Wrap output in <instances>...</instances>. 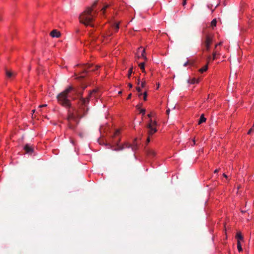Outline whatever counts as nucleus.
<instances>
[{
  "mask_svg": "<svg viewBox=\"0 0 254 254\" xmlns=\"http://www.w3.org/2000/svg\"><path fill=\"white\" fill-rule=\"evenodd\" d=\"M94 92L96 91L93 90L87 98H81L80 106L78 110H75V113L68 111L67 120L70 128L74 129L79 123V119L86 115L88 110L86 104L88 103L91 95Z\"/></svg>",
  "mask_w": 254,
  "mask_h": 254,
  "instance_id": "f257e3e1",
  "label": "nucleus"
},
{
  "mask_svg": "<svg viewBox=\"0 0 254 254\" xmlns=\"http://www.w3.org/2000/svg\"><path fill=\"white\" fill-rule=\"evenodd\" d=\"M71 92L73 93V94L79 96L80 101H81V98H83L82 93H79L76 88L70 86L57 95V98L58 103L65 108H70L71 103L68 98L70 97L69 93Z\"/></svg>",
  "mask_w": 254,
  "mask_h": 254,
  "instance_id": "f03ea898",
  "label": "nucleus"
},
{
  "mask_svg": "<svg viewBox=\"0 0 254 254\" xmlns=\"http://www.w3.org/2000/svg\"><path fill=\"white\" fill-rule=\"evenodd\" d=\"M97 13L96 11L93 12V8H87L80 14L79 16V21L85 26L94 27L93 22L95 20Z\"/></svg>",
  "mask_w": 254,
  "mask_h": 254,
  "instance_id": "7ed1b4c3",
  "label": "nucleus"
},
{
  "mask_svg": "<svg viewBox=\"0 0 254 254\" xmlns=\"http://www.w3.org/2000/svg\"><path fill=\"white\" fill-rule=\"evenodd\" d=\"M156 125V121H153L151 119H150L149 123L146 125V127L148 129L147 133L149 135H151L157 131Z\"/></svg>",
  "mask_w": 254,
  "mask_h": 254,
  "instance_id": "20e7f679",
  "label": "nucleus"
},
{
  "mask_svg": "<svg viewBox=\"0 0 254 254\" xmlns=\"http://www.w3.org/2000/svg\"><path fill=\"white\" fill-rule=\"evenodd\" d=\"M213 38L208 35H207L205 37V40L204 41L203 44L205 48V50L207 51H209L210 45L212 43Z\"/></svg>",
  "mask_w": 254,
  "mask_h": 254,
  "instance_id": "39448f33",
  "label": "nucleus"
},
{
  "mask_svg": "<svg viewBox=\"0 0 254 254\" xmlns=\"http://www.w3.org/2000/svg\"><path fill=\"white\" fill-rule=\"evenodd\" d=\"M100 67V66L99 65H96L94 66L92 64H88L86 65H85V68H84V71L85 72H87L88 71H95L98 69V68Z\"/></svg>",
  "mask_w": 254,
  "mask_h": 254,
  "instance_id": "423d86ee",
  "label": "nucleus"
},
{
  "mask_svg": "<svg viewBox=\"0 0 254 254\" xmlns=\"http://www.w3.org/2000/svg\"><path fill=\"white\" fill-rule=\"evenodd\" d=\"M119 142H120V140H119L118 141H117L116 143H117V145L118 147L114 148H113V146L112 145H110V144H107V145L109 146L110 148H111L112 149H113L114 151H117L122 150L124 148V146H122V145L120 146L119 145Z\"/></svg>",
  "mask_w": 254,
  "mask_h": 254,
  "instance_id": "0eeeda50",
  "label": "nucleus"
},
{
  "mask_svg": "<svg viewBox=\"0 0 254 254\" xmlns=\"http://www.w3.org/2000/svg\"><path fill=\"white\" fill-rule=\"evenodd\" d=\"M145 151L147 156L149 157H154L156 154L155 151L150 148H145Z\"/></svg>",
  "mask_w": 254,
  "mask_h": 254,
  "instance_id": "6e6552de",
  "label": "nucleus"
},
{
  "mask_svg": "<svg viewBox=\"0 0 254 254\" xmlns=\"http://www.w3.org/2000/svg\"><path fill=\"white\" fill-rule=\"evenodd\" d=\"M24 150L26 153L31 154L33 151V147L28 144H26L24 147Z\"/></svg>",
  "mask_w": 254,
  "mask_h": 254,
  "instance_id": "1a4fd4ad",
  "label": "nucleus"
},
{
  "mask_svg": "<svg viewBox=\"0 0 254 254\" xmlns=\"http://www.w3.org/2000/svg\"><path fill=\"white\" fill-rule=\"evenodd\" d=\"M131 148L133 151H135L138 148L139 144L137 142V138H135L132 144H130Z\"/></svg>",
  "mask_w": 254,
  "mask_h": 254,
  "instance_id": "9d476101",
  "label": "nucleus"
},
{
  "mask_svg": "<svg viewBox=\"0 0 254 254\" xmlns=\"http://www.w3.org/2000/svg\"><path fill=\"white\" fill-rule=\"evenodd\" d=\"M50 35L52 37L59 38L61 36V33L59 31L55 29V30H52L51 32Z\"/></svg>",
  "mask_w": 254,
  "mask_h": 254,
  "instance_id": "9b49d317",
  "label": "nucleus"
},
{
  "mask_svg": "<svg viewBox=\"0 0 254 254\" xmlns=\"http://www.w3.org/2000/svg\"><path fill=\"white\" fill-rule=\"evenodd\" d=\"M5 74H6V76L8 78H11V77H12L13 76H14L16 74V73L15 72H13L12 71H9L8 70H5Z\"/></svg>",
  "mask_w": 254,
  "mask_h": 254,
  "instance_id": "f8f14e48",
  "label": "nucleus"
},
{
  "mask_svg": "<svg viewBox=\"0 0 254 254\" xmlns=\"http://www.w3.org/2000/svg\"><path fill=\"white\" fill-rule=\"evenodd\" d=\"M206 119L204 117V114H202L198 121V124L200 125L201 124L205 122Z\"/></svg>",
  "mask_w": 254,
  "mask_h": 254,
  "instance_id": "ddd939ff",
  "label": "nucleus"
},
{
  "mask_svg": "<svg viewBox=\"0 0 254 254\" xmlns=\"http://www.w3.org/2000/svg\"><path fill=\"white\" fill-rule=\"evenodd\" d=\"M236 238L237 239L238 241H242L243 240V237L241 233L240 232H238L236 235Z\"/></svg>",
  "mask_w": 254,
  "mask_h": 254,
  "instance_id": "4468645a",
  "label": "nucleus"
},
{
  "mask_svg": "<svg viewBox=\"0 0 254 254\" xmlns=\"http://www.w3.org/2000/svg\"><path fill=\"white\" fill-rule=\"evenodd\" d=\"M144 65H145L144 63H139L138 64V66L141 69L142 72H145Z\"/></svg>",
  "mask_w": 254,
  "mask_h": 254,
  "instance_id": "2eb2a0df",
  "label": "nucleus"
},
{
  "mask_svg": "<svg viewBox=\"0 0 254 254\" xmlns=\"http://www.w3.org/2000/svg\"><path fill=\"white\" fill-rule=\"evenodd\" d=\"M208 69V66L207 65H204L203 67L199 69V71L201 73H203L204 71H206Z\"/></svg>",
  "mask_w": 254,
  "mask_h": 254,
  "instance_id": "dca6fc26",
  "label": "nucleus"
},
{
  "mask_svg": "<svg viewBox=\"0 0 254 254\" xmlns=\"http://www.w3.org/2000/svg\"><path fill=\"white\" fill-rule=\"evenodd\" d=\"M139 50H141V56L143 57L145 60H147V58L144 56V54H145V50L144 49H142V48H139Z\"/></svg>",
  "mask_w": 254,
  "mask_h": 254,
  "instance_id": "f3484780",
  "label": "nucleus"
},
{
  "mask_svg": "<svg viewBox=\"0 0 254 254\" xmlns=\"http://www.w3.org/2000/svg\"><path fill=\"white\" fill-rule=\"evenodd\" d=\"M237 248H238V251L239 252H241L243 251V249H242L241 244L239 240L237 241Z\"/></svg>",
  "mask_w": 254,
  "mask_h": 254,
  "instance_id": "a211bd4d",
  "label": "nucleus"
},
{
  "mask_svg": "<svg viewBox=\"0 0 254 254\" xmlns=\"http://www.w3.org/2000/svg\"><path fill=\"white\" fill-rule=\"evenodd\" d=\"M198 82H199V79H195V78H192V79L191 80L190 82V83L191 84L198 83Z\"/></svg>",
  "mask_w": 254,
  "mask_h": 254,
  "instance_id": "6ab92c4d",
  "label": "nucleus"
},
{
  "mask_svg": "<svg viewBox=\"0 0 254 254\" xmlns=\"http://www.w3.org/2000/svg\"><path fill=\"white\" fill-rule=\"evenodd\" d=\"M217 55V50H215L213 53V58L212 60H215L216 59V55Z\"/></svg>",
  "mask_w": 254,
  "mask_h": 254,
  "instance_id": "aec40b11",
  "label": "nucleus"
},
{
  "mask_svg": "<svg viewBox=\"0 0 254 254\" xmlns=\"http://www.w3.org/2000/svg\"><path fill=\"white\" fill-rule=\"evenodd\" d=\"M217 20L216 19H214L211 22V26L214 27L216 26Z\"/></svg>",
  "mask_w": 254,
  "mask_h": 254,
  "instance_id": "412c9836",
  "label": "nucleus"
},
{
  "mask_svg": "<svg viewBox=\"0 0 254 254\" xmlns=\"http://www.w3.org/2000/svg\"><path fill=\"white\" fill-rule=\"evenodd\" d=\"M98 0H97L96 1H95L93 4H92V7H91L90 8H93V12H94L95 11H94V8L96 6V5L97 4V3H98Z\"/></svg>",
  "mask_w": 254,
  "mask_h": 254,
  "instance_id": "4be33fe9",
  "label": "nucleus"
},
{
  "mask_svg": "<svg viewBox=\"0 0 254 254\" xmlns=\"http://www.w3.org/2000/svg\"><path fill=\"white\" fill-rule=\"evenodd\" d=\"M114 28L116 32L118 31V30L119 28V24H115L114 25Z\"/></svg>",
  "mask_w": 254,
  "mask_h": 254,
  "instance_id": "5701e85b",
  "label": "nucleus"
},
{
  "mask_svg": "<svg viewBox=\"0 0 254 254\" xmlns=\"http://www.w3.org/2000/svg\"><path fill=\"white\" fill-rule=\"evenodd\" d=\"M109 7V5H106L102 9L101 11H102L103 14L105 13V11L106 9Z\"/></svg>",
  "mask_w": 254,
  "mask_h": 254,
  "instance_id": "b1692460",
  "label": "nucleus"
},
{
  "mask_svg": "<svg viewBox=\"0 0 254 254\" xmlns=\"http://www.w3.org/2000/svg\"><path fill=\"white\" fill-rule=\"evenodd\" d=\"M132 72V68H129V69L128 70V78H130Z\"/></svg>",
  "mask_w": 254,
  "mask_h": 254,
  "instance_id": "393cba45",
  "label": "nucleus"
},
{
  "mask_svg": "<svg viewBox=\"0 0 254 254\" xmlns=\"http://www.w3.org/2000/svg\"><path fill=\"white\" fill-rule=\"evenodd\" d=\"M131 145L127 143H125L123 146H124V148L126 147V148H131Z\"/></svg>",
  "mask_w": 254,
  "mask_h": 254,
  "instance_id": "a878e982",
  "label": "nucleus"
},
{
  "mask_svg": "<svg viewBox=\"0 0 254 254\" xmlns=\"http://www.w3.org/2000/svg\"><path fill=\"white\" fill-rule=\"evenodd\" d=\"M146 98H147V93H146V92H145L143 93V100L144 101H146Z\"/></svg>",
  "mask_w": 254,
  "mask_h": 254,
  "instance_id": "bb28decb",
  "label": "nucleus"
},
{
  "mask_svg": "<svg viewBox=\"0 0 254 254\" xmlns=\"http://www.w3.org/2000/svg\"><path fill=\"white\" fill-rule=\"evenodd\" d=\"M140 113H141L143 115H144L145 113V109H140Z\"/></svg>",
  "mask_w": 254,
  "mask_h": 254,
  "instance_id": "cd10ccee",
  "label": "nucleus"
},
{
  "mask_svg": "<svg viewBox=\"0 0 254 254\" xmlns=\"http://www.w3.org/2000/svg\"><path fill=\"white\" fill-rule=\"evenodd\" d=\"M119 133H120V130L118 129L115 131L114 136L117 135Z\"/></svg>",
  "mask_w": 254,
  "mask_h": 254,
  "instance_id": "c85d7f7f",
  "label": "nucleus"
},
{
  "mask_svg": "<svg viewBox=\"0 0 254 254\" xmlns=\"http://www.w3.org/2000/svg\"><path fill=\"white\" fill-rule=\"evenodd\" d=\"M222 44V42H220L219 43L216 44L215 47V50H217V46H220Z\"/></svg>",
  "mask_w": 254,
  "mask_h": 254,
  "instance_id": "c756f323",
  "label": "nucleus"
},
{
  "mask_svg": "<svg viewBox=\"0 0 254 254\" xmlns=\"http://www.w3.org/2000/svg\"><path fill=\"white\" fill-rule=\"evenodd\" d=\"M47 106V104H43V105H40V106H39V108H42V107H46Z\"/></svg>",
  "mask_w": 254,
  "mask_h": 254,
  "instance_id": "7c9ffc66",
  "label": "nucleus"
},
{
  "mask_svg": "<svg viewBox=\"0 0 254 254\" xmlns=\"http://www.w3.org/2000/svg\"><path fill=\"white\" fill-rule=\"evenodd\" d=\"M252 131H253V128L252 127L248 131V134H250Z\"/></svg>",
  "mask_w": 254,
  "mask_h": 254,
  "instance_id": "2f4dec72",
  "label": "nucleus"
},
{
  "mask_svg": "<svg viewBox=\"0 0 254 254\" xmlns=\"http://www.w3.org/2000/svg\"><path fill=\"white\" fill-rule=\"evenodd\" d=\"M136 90L138 92H141V89H140V87H137L136 88Z\"/></svg>",
  "mask_w": 254,
  "mask_h": 254,
  "instance_id": "473e14b6",
  "label": "nucleus"
},
{
  "mask_svg": "<svg viewBox=\"0 0 254 254\" xmlns=\"http://www.w3.org/2000/svg\"><path fill=\"white\" fill-rule=\"evenodd\" d=\"M187 3V0H183V5L185 6Z\"/></svg>",
  "mask_w": 254,
  "mask_h": 254,
  "instance_id": "72a5a7b5",
  "label": "nucleus"
},
{
  "mask_svg": "<svg viewBox=\"0 0 254 254\" xmlns=\"http://www.w3.org/2000/svg\"><path fill=\"white\" fill-rule=\"evenodd\" d=\"M145 82H142L141 84V86L142 87H144L145 86Z\"/></svg>",
  "mask_w": 254,
  "mask_h": 254,
  "instance_id": "f704fd0d",
  "label": "nucleus"
},
{
  "mask_svg": "<svg viewBox=\"0 0 254 254\" xmlns=\"http://www.w3.org/2000/svg\"><path fill=\"white\" fill-rule=\"evenodd\" d=\"M131 94H129L128 95L127 97V99H128H128H130V98H131Z\"/></svg>",
  "mask_w": 254,
  "mask_h": 254,
  "instance_id": "c9c22d12",
  "label": "nucleus"
},
{
  "mask_svg": "<svg viewBox=\"0 0 254 254\" xmlns=\"http://www.w3.org/2000/svg\"><path fill=\"white\" fill-rule=\"evenodd\" d=\"M128 86L130 88H132V85L131 83H128Z\"/></svg>",
  "mask_w": 254,
  "mask_h": 254,
  "instance_id": "e433bc0d",
  "label": "nucleus"
},
{
  "mask_svg": "<svg viewBox=\"0 0 254 254\" xmlns=\"http://www.w3.org/2000/svg\"><path fill=\"white\" fill-rule=\"evenodd\" d=\"M147 143H148L149 141H150V138L149 137H148V138H147Z\"/></svg>",
  "mask_w": 254,
  "mask_h": 254,
  "instance_id": "4c0bfd02",
  "label": "nucleus"
},
{
  "mask_svg": "<svg viewBox=\"0 0 254 254\" xmlns=\"http://www.w3.org/2000/svg\"><path fill=\"white\" fill-rule=\"evenodd\" d=\"M218 172H219V170L218 169H216L214 171V173H217Z\"/></svg>",
  "mask_w": 254,
  "mask_h": 254,
  "instance_id": "58836bf2",
  "label": "nucleus"
},
{
  "mask_svg": "<svg viewBox=\"0 0 254 254\" xmlns=\"http://www.w3.org/2000/svg\"><path fill=\"white\" fill-rule=\"evenodd\" d=\"M169 112H170V109H168V110H167V111H166V113H167V114L168 115V114H169Z\"/></svg>",
  "mask_w": 254,
  "mask_h": 254,
  "instance_id": "ea45409f",
  "label": "nucleus"
},
{
  "mask_svg": "<svg viewBox=\"0 0 254 254\" xmlns=\"http://www.w3.org/2000/svg\"><path fill=\"white\" fill-rule=\"evenodd\" d=\"M147 116L148 117L150 118L152 116V114L151 113L147 115Z\"/></svg>",
  "mask_w": 254,
  "mask_h": 254,
  "instance_id": "a19ab883",
  "label": "nucleus"
},
{
  "mask_svg": "<svg viewBox=\"0 0 254 254\" xmlns=\"http://www.w3.org/2000/svg\"><path fill=\"white\" fill-rule=\"evenodd\" d=\"M223 176L225 178H228V176L225 174H223Z\"/></svg>",
  "mask_w": 254,
  "mask_h": 254,
  "instance_id": "79ce46f5",
  "label": "nucleus"
},
{
  "mask_svg": "<svg viewBox=\"0 0 254 254\" xmlns=\"http://www.w3.org/2000/svg\"><path fill=\"white\" fill-rule=\"evenodd\" d=\"M208 58V60H210L211 59V57L209 56Z\"/></svg>",
  "mask_w": 254,
  "mask_h": 254,
  "instance_id": "37998d69",
  "label": "nucleus"
},
{
  "mask_svg": "<svg viewBox=\"0 0 254 254\" xmlns=\"http://www.w3.org/2000/svg\"><path fill=\"white\" fill-rule=\"evenodd\" d=\"M119 94H122V91H119Z\"/></svg>",
  "mask_w": 254,
  "mask_h": 254,
  "instance_id": "c03bdc74",
  "label": "nucleus"
},
{
  "mask_svg": "<svg viewBox=\"0 0 254 254\" xmlns=\"http://www.w3.org/2000/svg\"><path fill=\"white\" fill-rule=\"evenodd\" d=\"M187 65V63H185V64H184V66H186Z\"/></svg>",
  "mask_w": 254,
  "mask_h": 254,
  "instance_id": "a18cd8bd",
  "label": "nucleus"
},
{
  "mask_svg": "<svg viewBox=\"0 0 254 254\" xmlns=\"http://www.w3.org/2000/svg\"><path fill=\"white\" fill-rule=\"evenodd\" d=\"M32 112L33 113H34L35 110H32Z\"/></svg>",
  "mask_w": 254,
  "mask_h": 254,
  "instance_id": "49530a36",
  "label": "nucleus"
},
{
  "mask_svg": "<svg viewBox=\"0 0 254 254\" xmlns=\"http://www.w3.org/2000/svg\"><path fill=\"white\" fill-rule=\"evenodd\" d=\"M242 213H245V211H242Z\"/></svg>",
  "mask_w": 254,
  "mask_h": 254,
  "instance_id": "de8ad7c7",
  "label": "nucleus"
},
{
  "mask_svg": "<svg viewBox=\"0 0 254 254\" xmlns=\"http://www.w3.org/2000/svg\"><path fill=\"white\" fill-rule=\"evenodd\" d=\"M193 5H194V4H192L191 5V7H192L193 6Z\"/></svg>",
  "mask_w": 254,
  "mask_h": 254,
  "instance_id": "09e8293b",
  "label": "nucleus"
},
{
  "mask_svg": "<svg viewBox=\"0 0 254 254\" xmlns=\"http://www.w3.org/2000/svg\"><path fill=\"white\" fill-rule=\"evenodd\" d=\"M141 95H142V94H141V93L139 94V96H141Z\"/></svg>",
  "mask_w": 254,
  "mask_h": 254,
  "instance_id": "8fccbe9b",
  "label": "nucleus"
},
{
  "mask_svg": "<svg viewBox=\"0 0 254 254\" xmlns=\"http://www.w3.org/2000/svg\"><path fill=\"white\" fill-rule=\"evenodd\" d=\"M139 79H138V83H138V84H139Z\"/></svg>",
  "mask_w": 254,
  "mask_h": 254,
  "instance_id": "3c124183",
  "label": "nucleus"
},
{
  "mask_svg": "<svg viewBox=\"0 0 254 254\" xmlns=\"http://www.w3.org/2000/svg\"><path fill=\"white\" fill-rule=\"evenodd\" d=\"M193 143H194V144H195V140H193Z\"/></svg>",
  "mask_w": 254,
  "mask_h": 254,
  "instance_id": "603ef678",
  "label": "nucleus"
}]
</instances>
